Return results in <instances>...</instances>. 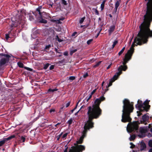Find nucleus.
Returning <instances> with one entry per match:
<instances>
[{
    "mask_svg": "<svg viewBox=\"0 0 152 152\" xmlns=\"http://www.w3.org/2000/svg\"><path fill=\"white\" fill-rule=\"evenodd\" d=\"M60 124V123H58L57 124H56L55 126L56 127L57 125H58Z\"/></svg>",
    "mask_w": 152,
    "mask_h": 152,
    "instance_id": "54",
    "label": "nucleus"
},
{
    "mask_svg": "<svg viewBox=\"0 0 152 152\" xmlns=\"http://www.w3.org/2000/svg\"><path fill=\"white\" fill-rule=\"evenodd\" d=\"M22 16V19L21 20V21H20V22H21V23H23V21H22V19H23V17H22V15H20V16L18 15V16ZM23 19H24V18H23Z\"/></svg>",
    "mask_w": 152,
    "mask_h": 152,
    "instance_id": "50",
    "label": "nucleus"
},
{
    "mask_svg": "<svg viewBox=\"0 0 152 152\" xmlns=\"http://www.w3.org/2000/svg\"><path fill=\"white\" fill-rule=\"evenodd\" d=\"M119 4H120V2L118 1H117L116 2L115 4V9L116 11L118 7V6L119 5Z\"/></svg>",
    "mask_w": 152,
    "mask_h": 152,
    "instance_id": "14",
    "label": "nucleus"
},
{
    "mask_svg": "<svg viewBox=\"0 0 152 152\" xmlns=\"http://www.w3.org/2000/svg\"><path fill=\"white\" fill-rule=\"evenodd\" d=\"M56 39L57 40L58 42H61L63 41L62 40L59 38L58 37V36L57 35L56 36Z\"/></svg>",
    "mask_w": 152,
    "mask_h": 152,
    "instance_id": "21",
    "label": "nucleus"
},
{
    "mask_svg": "<svg viewBox=\"0 0 152 152\" xmlns=\"http://www.w3.org/2000/svg\"><path fill=\"white\" fill-rule=\"evenodd\" d=\"M75 78V76H70L69 78V79L71 80V81L74 80Z\"/></svg>",
    "mask_w": 152,
    "mask_h": 152,
    "instance_id": "23",
    "label": "nucleus"
},
{
    "mask_svg": "<svg viewBox=\"0 0 152 152\" xmlns=\"http://www.w3.org/2000/svg\"><path fill=\"white\" fill-rule=\"evenodd\" d=\"M9 37V34H6L5 38L7 40L8 39Z\"/></svg>",
    "mask_w": 152,
    "mask_h": 152,
    "instance_id": "37",
    "label": "nucleus"
},
{
    "mask_svg": "<svg viewBox=\"0 0 152 152\" xmlns=\"http://www.w3.org/2000/svg\"><path fill=\"white\" fill-rule=\"evenodd\" d=\"M0 55L6 57V58H2L0 60V66H1L2 65H4L6 63H8L9 61V58L10 56L7 54H1Z\"/></svg>",
    "mask_w": 152,
    "mask_h": 152,
    "instance_id": "8",
    "label": "nucleus"
},
{
    "mask_svg": "<svg viewBox=\"0 0 152 152\" xmlns=\"http://www.w3.org/2000/svg\"><path fill=\"white\" fill-rule=\"evenodd\" d=\"M50 65V64L48 63L45 64L43 67L44 69H46Z\"/></svg>",
    "mask_w": 152,
    "mask_h": 152,
    "instance_id": "20",
    "label": "nucleus"
},
{
    "mask_svg": "<svg viewBox=\"0 0 152 152\" xmlns=\"http://www.w3.org/2000/svg\"><path fill=\"white\" fill-rule=\"evenodd\" d=\"M88 75V73H86L85 74L83 75V77H84V78H86V77H87Z\"/></svg>",
    "mask_w": 152,
    "mask_h": 152,
    "instance_id": "39",
    "label": "nucleus"
},
{
    "mask_svg": "<svg viewBox=\"0 0 152 152\" xmlns=\"http://www.w3.org/2000/svg\"><path fill=\"white\" fill-rule=\"evenodd\" d=\"M146 146L145 144L142 145L141 146V150H143L146 148Z\"/></svg>",
    "mask_w": 152,
    "mask_h": 152,
    "instance_id": "25",
    "label": "nucleus"
},
{
    "mask_svg": "<svg viewBox=\"0 0 152 152\" xmlns=\"http://www.w3.org/2000/svg\"><path fill=\"white\" fill-rule=\"evenodd\" d=\"M70 102H68L67 103L66 105H65V107L66 108L68 107L70 104ZM65 107L64 106L63 104H62V107H61L60 108V111H61L62 110H64V109H65Z\"/></svg>",
    "mask_w": 152,
    "mask_h": 152,
    "instance_id": "11",
    "label": "nucleus"
},
{
    "mask_svg": "<svg viewBox=\"0 0 152 152\" xmlns=\"http://www.w3.org/2000/svg\"><path fill=\"white\" fill-rule=\"evenodd\" d=\"M134 145H132V146H130L131 148H133L134 147Z\"/></svg>",
    "mask_w": 152,
    "mask_h": 152,
    "instance_id": "52",
    "label": "nucleus"
},
{
    "mask_svg": "<svg viewBox=\"0 0 152 152\" xmlns=\"http://www.w3.org/2000/svg\"><path fill=\"white\" fill-rule=\"evenodd\" d=\"M149 118V117L148 115H144L142 116V119L143 121H141V123L146 124H147L146 121H147Z\"/></svg>",
    "mask_w": 152,
    "mask_h": 152,
    "instance_id": "10",
    "label": "nucleus"
},
{
    "mask_svg": "<svg viewBox=\"0 0 152 152\" xmlns=\"http://www.w3.org/2000/svg\"><path fill=\"white\" fill-rule=\"evenodd\" d=\"M105 100V98L103 96V95L99 98L96 99L92 106L87 107V114L88 120L85 123L82 136L79 140L77 141V144H81L82 143L83 139L85 137L87 131L94 127V123L92 121L93 119L98 118L101 115L102 110L99 107V105L101 102Z\"/></svg>",
    "mask_w": 152,
    "mask_h": 152,
    "instance_id": "2",
    "label": "nucleus"
},
{
    "mask_svg": "<svg viewBox=\"0 0 152 152\" xmlns=\"http://www.w3.org/2000/svg\"><path fill=\"white\" fill-rule=\"evenodd\" d=\"M115 29V26L114 25L110 27L108 31L110 34Z\"/></svg>",
    "mask_w": 152,
    "mask_h": 152,
    "instance_id": "12",
    "label": "nucleus"
},
{
    "mask_svg": "<svg viewBox=\"0 0 152 152\" xmlns=\"http://www.w3.org/2000/svg\"><path fill=\"white\" fill-rule=\"evenodd\" d=\"M151 126L150 124H149L148 126V128H151Z\"/></svg>",
    "mask_w": 152,
    "mask_h": 152,
    "instance_id": "59",
    "label": "nucleus"
},
{
    "mask_svg": "<svg viewBox=\"0 0 152 152\" xmlns=\"http://www.w3.org/2000/svg\"><path fill=\"white\" fill-rule=\"evenodd\" d=\"M125 49V47L123 48L122 50L118 53V54L119 56L121 55L122 53L124 52V50Z\"/></svg>",
    "mask_w": 152,
    "mask_h": 152,
    "instance_id": "18",
    "label": "nucleus"
},
{
    "mask_svg": "<svg viewBox=\"0 0 152 152\" xmlns=\"http://www.w3.org/2000/svg\"><path fill=\"white\" fill-rule=\"evenodd\" d=\"M42 7L40 6L39 7L36 9V11L39 12V14L40 16H42V13L40 12L41 10L42 9Z\"/></svg>",
    "mask_w": 152,
    "mask_h": 152,
    "instance_id": "13",
    "label": "nucleus"
},
{
    "mask_svg": "<svg viewBox=\"0 0 152 152\" xmlns=\"http://www.w3.org/2000/svg\"><path fill=\"white\" fill-rule=\"evenodd\" d=\"M123 113L122 115L121 121L124 123L130 122L131 118L130 117V114L133 109V105L127 99H125L123 101Z\"/></svg>",
    "mask_w": 152,
    "mask_h": 152,
    "instance_id": "3",
    "label": "nucleus"
},
{
    "mask_svg": "<svg viewBox=\"0 0 152 152\" xmlns=\"http://www.w3.org/2000/svg\"><path fill=\"white\" fill-rule=\"evenodd\" d=\"M99 35V33L98 34H97V36L96 37H97Z\"/></svg>",
    "mask_w": 152,
    "mask_h": 152,
    "instance_id": "60",
    "label": "nucleus"
},
{
    "mask_svg": "<svg viewBox=\"0 0 152 152\" xmlns=\"http://www.w3.org/2000/svg\"><path fill=\"white\" fill-rule=\"evenodd\" d=\"M51 47V45H47L46 46L45 48L48 49L49 48Z\"/></svg>",
    "mask_w": 152,
    "mask_h": 152,
    "instance_id": "42",
    "label": "nucleus"
},
{
    "mask_svg": "<svg viewBox=\"0 0 152 152\" xmlns=\"http://www.w3.org/2000/svg\"><path fill=\"white\" fill-rule=\"evenodd\" d=\"M15 135H12L9 136L7 138H4L3 140L0 141V147L4 145L7 141L9 140L15 138Z\"/></svg>",
    "mask_w": 152,
    "mask_h": 152,
    "instance_id": "9",
    "label": "nucleus"
},
{
    "mask_svg": "<svg viewBox=\"0 0 152 152\" xmlns=\"http://www.w3.org/2000/svg\"><path fill=\"white\" fill-rule=\"evenodd\" d=\"M95 12V13L97 15H99V12L97 10H96Z\"/></svg>",
    "mask_w": 152,
    "mask_h": 152,
    "instance_id": "44",
    "label": "nucleus"
},
{
    "mask_svg": "<svg viewBox=\"0 0 152 152\" xmlns=\"http://www.w3.org/2000/svg\"><path fill=\"white\" fill-rule=\"evenodd\" d=\"M64 54L65 56H67L68 54V53L67 52H64Z\"/></svg>",
    "mask_w": 152,
    "mask_h": 152,
    "instance_id": "49",
    "label": "nucleus"
},
{
    "mask_svg": "<svg viewBox=\"0 0 152 152\" xmlns=\"http://www.w3.org/2000/svg\"><path fill=\"white\" fill-rule=\"evenodd\" d=\"M24 68L26 69V70H29L30 71H32V69L30 68H29V67H24Z\"/></svg>",
    "mask_w": 152,
    "mask_h": 152,
    "instance_id": "36",
    "label": "nucleus"
},
{
    "mask_svg": "<svg viewBox=\"0 0 152 152\" xmlns=\"http://www.w3.org/2000/svg\"><path fill=\"white\" fill-rule=\"evenodd\" d=\"M61 3L64 5H66L67 3L66 1L65 0H61Z\"/></svg>",
    "mask_w": 152,
    "mask_h": 152,
    "instance_id": "27",
    "label": "nucleus"
},
{
    "mask_svg": "<svg viewBox=\"0 0 152 152\" xmlns=\"http://www.w3.org/2000/svg\"><path fill=\"white\" fill-rule=\"evenodd\" d=\"M149 102V101L146 100L142 104V102L140 101H140L139 100L137 101V104L136 105V107H137L140 111H142V108L143 110H146L148 109L150 106V105H148Z\"/></svg>",
    "mask_w": 152,
    "mask_h": 152,
    "instance_id": "6",
    "label": "nucleus"
},
{
    "mask_svg": "<svg viewBox=\"0 0 152 152\" xmlns=\"http://www.w3.org/2000/svg\"><path fill=\"white\" fill-rule=\"evenodd\" d=\"M72 121L73 120L72 119H70L68 121L67 123L69 124V126L72 123Z\"/></svg>",
    "mask_w": 152,
    "mask_h": 152,
    "instance_id": "26",
    "label": "nucleus"
},
{
    "mask_svg": "<svg viewBox=\"0 0 152 152\" xmlns=\"http://www.w3.org/2000/svg\"><path fill=\"white\" fill-rule=\"evenodd\" d=\"M104 83V82H103L102 83V86H103Z\"/></svg>",
    "mask_w": 152,
    "mask_h": 152,
    "instance_id": "61",
    "label": "nucleus"
},
{
    "mask_svg": "<svg viewBox=\"0 0 152 152\" xmlns=\"http://www.w3.org/2000/svg\"><path fill=\"white\" fill-rule=\"evenodd\" d=\"M112 64H111L110 65H108V66H107V69H108L109 68H110Z\"/></svg>",
    "mask_w": 152,
    "mask_h": 152,
    "instance_id": "45",
    "label": "nucleus"
},
{
    "mask_svg": "<svg viewBox=\"0 0 152 152\" xmlns=\"http://www.w3.org/2000/svg\"><path fill=\"white\" fill-rule=\"evenodd\" d=\"M55 111V110L54 109H51L50 110V112L51 113L52 112H54Z\"/></svg>",
    "mask_w": 152,
    "mask_h": 152,
    "instance_id": "46",
    "label": "nucleus"
},
{
    "mask_svg": "<svg viewBox=\"0 0 152 152\" xmlns=\"http://www.w3.org/2000/svg\"><path fill=\"white\" fill-rule=\"evenodd\" d=\"M77 33L76 32H74L72 35V36L74 37V36Z\"/></svg>",
    "mask_w": 152,
    "mask_h": 152,
    "instance_id": "47",
    "label": "nucleus"
},
{
    "mask_svg": "<svg viewBox=\"0 0 152 152\" xmlns=\"http://www.w3.org/2000/svg\"><path fill=\"white\" fill-rule=\"evenodd\" d=\"M101 62V61H99V62L97 63L95 65H94L93 66V67L94 68H96V67H97L100 64Z\"/></svg>",
    "mask_w": 152,
    "mask_h": 152,
    "instance_id": "22",
    "label": "nucleus"
},
{
    "mask_svg": "<svg viewBox=\"0 0 152 152\" xmlns=\"http://www.w3.org/2000/svg\"><path fill=\"white\" fill-rule=\"evenodd\" d=\"M85 19V17H84L82 18H81L80 20V23H82L84 21V19Z\"/></svg>",
    "mask_w": 152,
    "mask_h": 152,
    "instance_id": "30",
    "label": "nucleus"
},
{
    "mask_svg": "<svg viewBox=\"0 0 152 152\" xmlns=\"http://www.w3.org/2000/svg\"><path fill=\"white\" fill-rule=\"evenodd\" d=\"M118 41H115L113 43V44L112 45V48H113L115 46V45L117 43Z\"/></svg>",
    "mask_w": 152,
    "mask_h": 152,
    "instance_id": "28",
    "label": "nucleus"
},
{
    "mask_svg": "<svg viewBox=\"0 0 152 152\" xmlns=\"http://www.w3.org/2000/svg\"><path fill=\"white\" fill-rule=\"evenodd\" d=\"M18 64L20 67L23 68V64L21 62H18Z\"/></svg>",
    "mask_w": 152,
    "mask_h": 152,
    "instance_id": "19",
    "label": "nucleus"
},
{
    "mask_svg": "<svg viewBox=\"0 0 152 152\" xmlns=\"http://www.w3.org/2000/svg\"><path fill=\"white\" fill-rule=\"evenodd\" d=\"M57 90V89H51V88H50L48 90V91L49 92H53L55 91H56Z\"/></svg>",
    "mask_w": 152,
    "mask_h": 152,
    "instance_id": "24",
    "label": "nucleus"
},
{
    "mask_svg": "<svg viewBox=\"0 0 152 152\" xmlns=\"http://www.w3.org/2000/svg\"><path fill=\"white\" fill-rule=\"evenodd\" d=\"M68 134V133H66L64 134L62 136V138L64 139L67 136Z\"/></svg>",
    "mask_w": 152,
    "mask_h": 152,
    "instance_id": "33",
    "label": "nucleus"
},
{
    "mask_svg": "<svg viewBox=\"0 0 152 152\" xmlns=\"http://www.w3.org/2000/svg\"><path fill=\"white\" fill-rule=\"evenodd\" d=\"M26 139V138L23 136H22L21 137L20 140L23 142H25Z\"/></svg>",
    "mask_w": 152,
    "mask_h": 152,
    "instance_id": "31",
    "label": "nucleus"
},
{
    "mask_svg": "<svg viewBox=\"0 0 152 152\" xmlns=\"http://www.w3.org/2000/svg\"><path fill=\"white\" fill-rule=\"evenodd\" d=\"M33 14L35 16H37V15H36V14L35 13V12H33Z\"/></svg>",
    "mask_w": 152,
    "mask_h": 152,
    "instance_id": "56",
    "label": "nucleus"
},
{
    "mask_svg": "<svg viewBox=\"0 0 152 152\" xmlns=\"http://www.w3.org/2000/svg\"><path fill=\"white\" fill-rule=\"evenodd\" d=\"M150 26V25H141L140 26V30L137 37L135 39L133 43L125 55L123 63L124 65H121L118 68V72L113 76V79H111L108 87L112 85V83L117 79L118 77L122 73V70L125 71L127 69V67L125 64L131 59L134 52V47L135 44H136L135 45L136 46L137 45H141L142 43H146L149 37H152V30H150L149 28Z\"/></svg>",
    "mask_w": 152,
    "mask_h": 152,
    "instance_id": "1",
    "label": "nucleus"
},
{
    "mask_svg": "<svg viewBox=\"0 0 152 152\" xmlns=\"http://www.w3.org/2000/svg\"><path fill=\"white\" fill-rule=\"evenodd\" d=\"M105 2V1L104 0L102 2V4L101 5V10H102L104 8V4Z\"/></svg>",
    "mask_w": 152,
    "mask_h": 152,
    "instance_id": "15",
    "label": "nucleus"
},
{
    "mask_svg": "<svg viewBox=\"0 0 152 152\" xmlns=\"http://www.w3.org/2000/svg\"><path fill=\"white\" fill-rule=\"evenodd\" d=\"M138 126L136 122L130 124L129 123L127 128V129L129 132L136 131L138 134V136L140 137H143L144 136L142 134L145 133L147 131V127H140L138 129Z\"/></svg>",
    "mask_w": 152,
    "mask_h": 152,
    "instance_id": "4",
    "label": "nucleus"
},
{
    "mask_svg": "<svg viewBox=\"0 0 152 152\" xmlns=\"http://www.w3.org/2000/svg\"><path fill=\"white\" fill-rule=\"evenodd\" d=\"M96 89H95L93 90V91H92V92L91 93V96H92V95L94 94L96 92Z\"/></svg>",
    "mask_w": 152,
    "mask_h": 152,
    "instance_id": "41",
    "label": "nucleus"
},
{
    "mask_svg": "<svg viewBox=\"0 0 152 152\" xmlns=\"http://www.w3.org/2000/svg\"><path fill=\"white\" fill-rule=\"evenodd\" d=\"M64 18H60L58 20H57V21H58V23H60V20H64Z\"/></svg>",
    "mask_w": 152,
    "mask_h": 152,
    "instance_id": "34",
    "label": "nucleus"
},
{
    "mask_svg": "<svg viewBox=\"0 0 152 152\" xmlns=\"http://www.w3.org/2000/svg\"><path fill=\"white\" fill-rule=\"evenodd\" d=\"M54 66L53 65H51L50 67V70H52L54 68Z\"/></svg>",
    "mask_w": 152,
    "mask_h": 152,
    "instance_id": "40",
    "label": "nucleus"
},
{
    "mask_svg": "<svg viewBox=\"0 0 152 152\" xmlns=\"http://www.w3.org/2000/svg\"><path fill=\"white\" fill-rule=\"evenodd\" d=\"M77 50L76 49H75L71 50L70 52V55H72L74 53L76 52Z\"/></svg>",
    "mask_w": 152,
    "mask_h": 152,
    "instance_id": "29",
    "label": "nucleus"
},
{
    "mask_svg": "<svg viewBox=\"0 0 152 152\" xmlns=\"http://www.w3.org/2000/svg\"><path fill=\"white\" fill-rule=\"evenodd\" d=\"M151 131L152 132V127L150 129Z\"/></svg>",
    "mask_w": 152,
    "mask_h": 152,
    "instance_id": "62",
    "label": "nucleus"
},
{
    "mask_svg": "<svg viewBox=\"0 0 152 152\" xmlns=\"http://www.w3.org/2000/svg\"><path fill=\"white\" fill-rule=\"evenodd\" d=\"M31 20L32 19H33V17H31Z\"/></svg>",
    "mask_w": 152,
    "mask_h": 152,
    "instance_id": "63",
    "label": "nucleus"
},
{
    "mask_svg": "<svg viewBox=\"0 0 152 152\" xmlns=\"http://www.w3.org/2000/svg\"><path fill=\"white\" fill-rule=\"evenodd\" d=\"M79 111H78L77 112H76L75 113V115H77V114L79 112Z\"/></svg>",
    "mask_w": 152,
    "mask_h": 152,
    "instance_id": "55",
    "label": "nucleus"
},
{
    "mask_svg": "<svg viewBox=\"0 0 152 152\" xmlns=\"http://www.w3.org/2000/svg\"><path fill=\"white\" fill-rule=\"evenodd\" d=\"M136 136L135 135H132L130 136L129 139L130 141L133 140L135 138Z\"/></svg>",
    "mask_w": 152,
    "mask_h": 152,
    "instance_id": "16",
    "label": "nucleus"
},
{
    "mask_svg": "<svg viewBox=\"0 0 152 152\" xmlns=\"http://www.w3.org/2000/svg\"><path fill=\"white\" fill-rule=\"evenodd\" d=\"M93 39H90L88 40L87 42V44L88 45H89L91 44V42L92 41Z\"/></svg>",
    "mask_w": 152,
    "mask_h": 152,
    "instance_id": "32",
    "label": "nucleus"
},
{
    "mask_svg": "<svg viewBox=\"0 0 152 152\" xmlns=\"http://www.w3.org/2000/svg\"><path fill=\"white\" fill-rule=\"evenodd\" d=\"M76 107L75 108H74V109H73V110H71V112H72V113H73V111L76 109Z\"/></svg>",
    "mask_w": 152,
    "mask_h": 152,
    "instance_id": "51",
    "label": "nucleus"
},
{
    "mask_svg": "<svg viewBox=\"0 0 152 152\" xmlns=\"http://www.w3.org/2000/svg\"><path fill=\"white\" fill-rule=\"evenodd\" d=\"M148 152H152V148L150 149L149 150Z\"/></svg>",
    "mask_w": 152,
    "mask_h": 152,
    "instance_id": "53",
    "label": "nucleus"
},
{
    "mask_svg": "<svg viewBox=\"0 0 152 152\" xmlns=\"http://www.w3.org/2000/svg\"><path fill=\"white\" fill-rule=\"evenodd\" d=\"M130 145H133V144H132V142H130Z\"/></svg>",
    "mask_w": 152,
    "mask_h": 152,
    "instance_id": "64",
    "label": "nucleus"
},
{
    "mask_svg": "<svg viewBox=\"0 0 152 152\" xmlns=\"http://www.w3.org/2000/svg\"><path fill=\"white\" fill-rule=\"evenodd\" d=\"M51 21H52V22H56V23H58V21H57V20H55V19H52L51 20Z\"/></svg>",
    "mask_w": 152,
    "mask_h": 152,
    "instance_id": "43",
    "label": "nucleus"
},
{
    "mask_svg": "<svg viewBox=\"0 0 152 152\" xmlns=\"http://www.w3.org/2000/svg\"><path fill=\"white\" fill-rule=\"evenodd\" d=\"M137 115L138 116H140L142 114L141 113H140L138 111H137Z\"/></svg>",
    "mask_w": 152,
    "mask_h": 152,
    "instance_id": "48",
    "label": "nucleus"
},
{
    "mask_svg": "<svg viewBox=\"0 0 152 152\" xmlns=\"http://www.w3.org/2000/svg\"><path fill=\"white\" fill-rule=\"evenodd\" d=\"M109 17H110V18H112V15H111L109 14Z\"/></svg>",
    "mask_w": 152,
    "mask_h": 152,
    "instance_id": "58",
    "label": "nucleus"
},
{
    "mask_svg": "<svg viewBox=\"0 0 152 152\" xmlns=\"http://www.w3.org/2000/svg\"><path fill=\"white\" fill-rule=\"evenodd\" d=\"M65 147L66 148L64 152H82L85 149V146L81 145H77L75 146L72 147L69 149H68V148L66 145Z\"/></svg>",
    "mask_w": 152,
    "mask_h": 152,
    "instance_id": "5",
    "label": "nucleus"
},
{
    "mask_svg": "<svg viewBox=\"0 0 152 152\" xmlns=\"http://www.w3.org/2000/svg\"><path fill=\"white\" fill-rule=\"evenodd\" d=\"M39 22L42 23H47V21L46 20L41 19L39 21Z\"/></svg>",
    "mask_w": 152,
    "mask_h": 152,
    "instance_id": "17",
    "label": "nucleus"
},
{
    "mask_svg": "<svg viewBox=\"0 0 152 152\" xmlns=\"http://www.w3.org/2000/svg\"><path fill=\"white\" fill-rule=\"evenodd\" d=\"M149 146L151 147H152V140H150L148 142Z\"/></svg>",
    "mask_w": 152,
    "mask_h": 152,
    "instance_id": "35",
    "label": "nucleus"
},
{
    "mask_svg": "<svg viewBox=\"0 0 152 152\" xmlns=\"http://www.w3.org/2000/svg\"><path fill=\"white\" fill-rule=\"evenodd\" d=\"M18 17L19 18L16 19L15 17H13L12 18L11 21L10 22V25L11 27V30H12V28L13 27H16L18 26L19 25L21 24L20 21L22 19L21 16H19L17 15V17Z\"/></svg>",
    "mask_w": 152,
    "mask_h": 152,
    "instance_id": "7",
    "label": "nucleus"
},
{
    "mask_svg": "<svg viewBox=\"0 0 152 152\" xmlns=\"http://www.w3.org/2000/svg\"><path fill=\"white\" fill-rule=\"evenodd\" d=\"M91 96H91V95H90V96H89V97L88 98H87L86 99L87 102H88L89 100V99L91 97Z\"/></svg>",
    "mask_w": 152,
    "mask_h": 152,
    "instance_id": "38",
    "label": "nucleus"
},
{
    "mask_svg": "<svg viewBox=\"0 0 152 152\" xmlns=\"http://www.w3.org/2000/svg\"><path fill=\"white\" fill-rule=\"evenodd\" d=\"M62 133H63L62 132L59 135V137H60L61 136L62 134Z\"/></svg>",
    "mask_w": 152,
    "mask_h": 152,
    "instance_id": "57",
    "label": "nucleus"
}]
</instances>
